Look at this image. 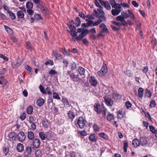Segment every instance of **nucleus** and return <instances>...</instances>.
<instances>
[{
	"label": "nucleus",
	"mask_w": 157,
	"mask_h": 157,
	"mask_svg": "<svg viewBox=\"0 0 157 157\" xmlns=\"http://www.w3.org/2000/svg\"><path fill=\"white\" fill-rule=\"evenodd\" d=\"M67 75L70 77L71 79L75 82H78L80 80L79 75L76 71L74 72L72 70L68 71Z\"/></svg>",
	"instance_id": "obj_1"
},
{
	"label": "nucleus",
	"mask_w": 157,
	"mask_h": 157,
	"mask_svg": "<svg viewBox=\"0 0 157 157\" xmlns=\"http://www.w3.org/2000/svg\"><path fill=\"white\" fill-rule=\"evenodd\" d=\"M98 12L95 10H93V14L94 15L99 18H103L105 20L106 17L105 16V13L102 9H97Z\"/></svg>",
	"instance_id": "obj_2"
},
{
	"label": "nucleus",
	"mask_w": 157,
	"mask_h": 157,
	"mask_svg": "<svg viewBox=\"0 0 157 157\" xmlns=\"http://www.w3.org/2000/svg\"><path fill=\"white\" fill-rule=\"evenodd\" d=\"M86 123L87 121L85 117H80L78 118L77 123L80 128H84Z\"/></svg>",
	"instance_id": "obj_3"
},
{
	"label": "nucleus",
	"mask_w": 157,
	"mask_h": 157,
	"mask_svg": "<svg viewBox=\"0 0 157 157\" xmlns=\"http://www.w3.org/2000/svg\"><path fill=\"white\" fill-rule=\"evenodd\" d=\"M89 32L88 29H85L76 38V39L78 41H80Z\"/></svg>",
	"instance_id": "obj_4"
},
{
	"label": "nucleus",
	"mask_w": 157,
	"mask_h": 157,
	"mask_svg": "<svg viewBox=\"0 0 157 157\" xmlns=\"http://www.w3.org/2000/svg\"><path fill=\"white\" fill-rule=\"evenodd\" d=\"M116 19L117 21H121V24L125 26H127L128 23L125 21V19L121 15H120L117 16L116 18Z\"/></svg>",
	"instance_id": "obj_5"
},
{
	"label": "nucleus",
	"mask_w": 157,
	"mask_h": 157,
	"mask_svg": "<svg viewBox=\"0 0 157 157\" xmlns=\"http://www.w3.org/2000/svg\"><path fill=\"white\" fill-rule=\"evenodd\" d=\"M103 98L105 104L109 106H111L113 105V102L110 98H109L106 96H105Z\"/></svg>",
	"instance_id": "obj_6"
},
{
	"label": "nucleus",
	"mask_w": 157,
	"mask_h": 157,
	"mask_svg": "<svg viewBox=\"0 0 157 157\" xmlns=\"http://www.w3.org/2000/svg\"><path fill=\"white\" fill-rule=\"evenodd\" d=\"M108 70L106 67V65L105 64L103 65L100 71L98 72V74L101 76H104L107 72Z\"/></svg>",
	"instance_id": "obj_7"
},
{
	"label": "nucleus",
	"mask_w": 157,
	"mask_h": 157,
	"mask_svg": "<svg viewBox=\"0 0 157 157\" xmlns=\"http://www.w3.org/2000/svg\"><path fill=\"white\" fill-rule=\"evenodd\" d=\"M18 140L21 142H22L25 139L26 136L25 133L22 132L18 133L17 135Z\"/></svg>",
	"instance_id": "obj_8"
},
{
	"label": "nucleus",
	"mask_w": 157,
	"mask_h": 157,
	"mask_svg": "<svg viewBox=\"0 0 157 157\" xmlns=\"http://www.w3.org/2000/svg\"><path fill=\"white\" fill-rule=\"evenodd\" d=\"M89 81L92 86H96L98 82L94 77L91 76L89 78Z\"/></svg>",
	"instance_id": "obj_9"
},
{
	"label": "nucleus",
	"mask_w": 157,
	"mask_h": 157,
	"mask_svg": "<svg viewBox=\"0 0 157 157\" xmlns=\"http://www.w3.org/2000/svg\"><path fill=\"white\" fill-rule=\"evenodd\" d=\"M140 146H145L147 144L148 142L147 140L144 137H141L139 139Z\"/></svg>",
	"instance_id": "obj_10"
},
{
	"label": "nucleus",
	"mask_w": 157,
	"mask_h": 157,
	"mask_svg": "<svg viewBox=\"0 0 157 157\" xmlns=\"http://www.w3.org/2000/svg\"><path fill=\"white\" fill-rule=\"evenodd\" d=\"M17 137V136L15 133L14 132L11 133L8 136L9 138L8 140L10 141L15 140L16 139Z\"/></svg>",
	"instance_id": "obj_11"
},
{
	"label": "nucleus",
	"mask_w": 157,
	"mask_h": 157,
	"mask_svg": "<svg viewBox=\"0 0 157 157\" xmlns=\"http://www.w3.org/2000/svg\"><path fill=\"white\" fill-rule=\"evenodd\" d=\"M40 145V140L38 138L35 139L33 141V145L34 147L38 148Z\"/></svg>",
	"instance_id": "obj_12"
},
{
	"label": "nucleus",
	"mask_w": 157,
	"mask_h": 157,
	"mask_svg": "<svg viewBox=\"0 0 157 157\" xmlns=\"http://www.w3.org/2000/svg\"><path fill=\"white\" fill-rule=\"evenodd\" d=\"M100 105L99 104L96 103L94 105V110L98 114H100L101 113L100 109Z\"/></svg>",
	"instance_id": "obj_13"
},
{
	"label": "nucleus",
	"mask_w": 157,
	"mask_h": 157,
	"mask_svg": "<svg viewBox=\"0 0 157 157\" xmlns=\"http://www.w3.org/2000/svg\"><path fill=\"white\" fill-rule=\"evenodd\" d=\"M24 149L23 145L21 143H18L17 145V150L19 152H22Z\"/></svg>",
	"instance_id": "obj_14"
},
{
	"label": "nucleus",
	"mask_w": 157,
	"mask_h": 157,
	"mask_svg": "<svg viewBox=\"0 0 157 157\" xmlns=\"http://www.w3.org/2000/svg\"><path fill=\"white\" fill-rule=\"evenodd\" d=\"M132 144L135 147H137L139 146H140V144L139 140L137 138L134 139L133 140Z\"/></svg>",
	"instance_id": "obj_15"
},
{
	"label": "nucleus",
	"mask_w": 157,
	"mask_h": 157,
	"mask_svg": "<svg viewBox=\"0 0 157 157\" xmlns=\"http://www.w3.org/2000/svg\"><path fill=\"white\" fill-rule=\"evenodd\" d=\"M89 140L92 142H95L97 140L98 138L94 134H91L89 137Z\"/></svg>",
	"instance_id": "obj_16"
},
{
	"label": "nucleus",
	"mask_w": 157,
	"mask_h": 157,
	"mask_svg": "<svg viewBox=\"0 0 157 157\" xmlns=\"http://www.w3.org/2000/svg\"><path fill=\"white\" fill-rule=\"evenodd\" d=\"M103 19V18H99L98 20H97L96 21L94 22L93 21V26H97L102 21H106V18H105V20H104Z\"/></svg>",
	"instance_id": "obj_17"
},
{
	"label": "nucleus",
	"mask_w": 157,
	"mask_h": 157,
	"mask_svg": "<svg viewBox=\"0 0 157 157\" xmlns=\"http://www.w3.org/2000/svg\"><path fill=\"white\" fill-rule=\"evenodd\" d=\"M121 12L120 9H115L112 10L111 13L113 16H115L118 15Z\"/></svg>",
	"instance_id": "obj_18"
},
{
	"label": "nucleus",
	"mask_w": 157,
	"mask_h": 157,
	"mask_svg": "<svg viewBox=\"0 0 157 157\" xmlns=\"http://www.w3.org/2000/svg\"><path fill=\"white\" fill-rule=\"evenodd\" d=\"M102 6L108 10H110L111 9V6L108 1H105V2L102 4Z\"/></svg>",
	"instance_id": "obj_19"
},
{
	"label": "nucleus",
	"mask_w": 157,
	"mask_h": 157,
	"mask_svg": "<svg viewBox=\"0 0 157 157\" xmlns=\"http://www.w3.org/2000/svg\"><path fill=\"white\" fill-rule=\"evenodd\" d=\"M67 114L69 118L72 121L75 117V113L71 111L70 110L68 111Z\"/></svg>",
	"instance_id": "obj_20"
},
{
	"label": "nucleus",
	"mask_w": 157,
	"mask_h": 157,
	"mask_svg": "<svg viewBox=\"0 0 157 157\" xmlns=\"http://www.w3.org/2000/svg\"><path fill=\"white\" fill-rule=\"evenodd\" d=\"M17 14L18 18L20 19L23 18L25 16L24 13L22 10L18 11Z\"/></svg>",
	"instance_id": "obj_21"
},
{
	"label": "nucleus",
	"mask_w": 157,
	"mask_h": 157,
	"mask_svg": "<svg viewBox=\"0 0 157 157\" xmlns=\"http://www.w3.org/2000/svg\"><path fill=\"white\" fill-rule=\"evenodd\" d=\"M32 147L31 145L26 147L25 153L27 155L30 154L32 151Z\"/></svg>",
	"instance_id": "obj_22"
},
{
	"label": "nucleus",
	"mask_w": 157,
	"mask_h": 157,
	"mask_svg": "<svg viewBox=\"0 0 157 157\" xmlns=\"http://www.w3.org/2000/svg\"><path fill=\"white\" fill-rule=\"evenodd\" d=\"M52 53L56 59H62V57L61 54L58 53L55 51L53 50L52 51Z\"/></svg>",
	"instance_id": "obj_23"
},
{
	"label": "nucleus",
	"mask_w": 157,
	"mask_h": 157,
	"mask_svg": "<svg viewBox=\"0 0 157 157\" xmlns=\"http://www.w3.org/2000/svg\"><path fill=\"white\" fill-rule=\"evenodd\" d=\"M44 100L43 99L40 98L37 100L36 102V104L38 106H41L44 104Z\"/></svg>",
	"instance_id": "obj_24"
},
{
	"label": "nucleus",
	"mask_w": 157,
	"mask_h": 157,
	"mask_svg": "<svg viewBox=\"0 0 157 157\" xmlns=\"http://www.w3.org/2000/svg\"><path fill=\"white\" fill-rule=\"evenodd\" d=\"M28 137L30 140H33L35 137L34 133L31 131H28Z\"/></svg>",
	"instance_id": "obj_25"
},
{
	"label": "nucleus",
	"mask_w": 157,
	"mask_h": 157,
	"mask_svg": "<svg viewBox=\"0 0 157 157\" xmlns=\"http://www.w3.org/2000/svg\"><path fill=\"white\" fill-rule=\"evenodd\" d=\"M78 72L81 75H84L85 72L84 68L81 67H79L78 69Z\"/></svg>",
	"instance_id": "obj_26"
},
{
	"label": "nucleus",
	"mask_w": 157,
	"mask_h": 157,
	"mask_svg": "<svg viewBox=\"0 0 157 157\" xmlns=\"http://www.w3.org/2000/svg\"><path fill=\"white\" fill-rule=\"evenodd\" d=\"M144 90L142 88H140L138 89V96L140 98H141L143 96Z\"/></svg>",
	"instance_id": "obj_27"
},
{
	"label": "nucleus",
	"mask_w": 157,
	"mask_h": 157,
	"mask_svg": "<svg viewBox=\"0 0 157 157\" xmlns=\"http://www.w3.org/2000/svg\"><path fill=\"white\" fill-rule=\"evenodd\" d=\"M99 136L105 140H108L109 136L104 132H101L99 133Z\"/></svg>",
	"instance_id": "obj_28"
},
{
	"label": "nucleus",
	"mask_w": 157,
	"mask_h": 157,
	"mask_svg": "<svg viewBox=\"0 0 157 157\" xmlns=\"http://www.w3.org/2000/svg\"><path fill=\"white\" fill-rule=\"evenodd\" d=\"M26 7L27 8L29 9H32L33 7V3L31 2H27L26 4Z\"/></svg>",
	"instance_id": "obj_29"
},
{
	"label": "nucleus",
	"mask_w": 157,
	"mask_h": 157,
	"mask_svg": "<svg viewBox=\"0 0 157 157\" xmlns=\"http://www.w3.org/2000/svg\"><path fill=\"white\" fill-rule=\"evenodd\" d=\"M33 110V108L32 106H28L27 109V113L28 114H31Z\"/></svg>",
	"instance_id": "obj_30"
},
{
	"label": "nucleus",
	"mask_w": 157,
	"mask_h": 157,
	"mask_svg": "<svg viewBox=\"0 0 157 157\" xmlns=\"http://www.w3.org/2000/svg\"><path fill=\"white\" fill-rule=\"evenodd\" d=\"M67 31L73 37L76 36L78 34V33L76 31H72L71 30L68 31L67 30Z\"/></svg>",
	"instance_id": "obj_31"
},
{
	"label": "nucleus",
	"mask_w": 157,
	"mask_h": 157,
	"mask_svg": "<svg viewBox=\"0 0 157 157\" xmlns=\"http://www.w3.org/2000/svg\"><path fill=\"white\" fill-rule=\"evenodd\" d=\"M75 22L76 25L77 27H78L80 25L81 22L80 18L79 17H76Z\"/></svg>",
	"instance_id": "obj_32"
},
{
	"label": "nucleus",
	"mask_w": 157,
	"mask_h": 157,
	"mask_svg": "<svg viewBox=\"0 0 157 157\" xmlns=\"http://www.w3.org/2000/svg\"><path fill=\"white\" fill-rule=\"evenodd\" d=\"M145 96L148 98H150L151 96V91L148 90H146L145 93Z\"/></svg>",
	"instance_id": "obj_33"
},
{
	"label": "nucleus",
	"mask_w": 157,
	"mask_h": 157,
	"mask_svg": "<svg viewBox=\"0 0 157 157\" xmlns=\"http://www.w3.org/2000/svg\"><path fill=\"white\" fill-rule=\"evenodd\" d=\"M39 136L40 137L42 140H44L45 139V134L42 132H39Z\"/></svg>",
	"instance_id": "obj_34"
},
{
	"label": "nucleus",
	"mask_w": 157,
	"mask_h": 157,
	"mask_svg": "<svg viewBox=\"0 0 157 157\" xmlns=\"http://www.w3.org/2000/svg\"><path fill=\"white\" fill-rule=\"evenodd\" d=\"M113 95V98L116 100L120 99L121 98V96L117 94L114 93Z\"/></svg>",
	"instance_id": "obj_35"
},
{
	"label": "nucleus",
	"mask_w": 157,
	"mask_h": 157,
	"mask_svg": "<svg viewBox=\"0 0 157 157\" xmlns=\"http://www.w3.org/2000/svg\"><path fill=\"white\" fill-rule=\"evenodd\" d=\"M35 154L36 157H40L41 155V152L39 150H36L35 152Z\"/></svg>",
	"instance_id": "obj_36"
},
{
	"label": "nucleus",
	"mask_w": 157,
	"mask_h": 157,
	"mask_svg": "<svg viewBox=\"0 0 157 157\" xmlns=\"http://www.w3.org/2000/svg\"><path fill=\"white\" fill-rule=\"evenodd\" d=\"M128 12L129 14V16L133 20H134L135 19V16L134 14L130 10H128Z\"/></svg>",
	"instance_id": "obj_37"
},
{
	"label": "nucleus",
	"mask_w": 157,
	"mask_h": 157,
	"mask_svg": "<svg viewBox=\"0 0 157 157\" xmlns=\"http://www.w3.org/2000/svg\"><path fill=\"white\" fill-rule=\"evenodd\" d=\"M3 152L5 155H6L9 152V148L8 147H4L3 148Z\"/></svg>",
	"instance_id": "obj_38"
},
{
	"label": "nucleus",
	"mask_w": 157,
	"mask_h": 157,
	"mask_svg": "<svg viewBox=\"0 0 157 157\" xmlns=\"http://www.w3.org/2000/svg\"><path fill=\"white\" fill-rule=\"evenodd\" d=\"M68 26L69 29H70V30L74 31H76V30L75 26L72 25H68Z\"/></svg>",
	"instance_id": "obj_39"
},
{
	"label": "nucleus",
	"mask_w": 157,
	"mask_h": 157,
	"mask_svg": "<svg viewBox=\"0 0 157 157\" xmlns=\"http://www.w3.org/2000/svg\"><path fill=\"white\" fill-rule=\"evenodd\" d=\"M93 128L95 132H98L99 131L100 128L96 124H94L93 125Z\"/></svg>",
	"instance_id": "obj_40"
},
{
	"label": "nucleus",
	"mask_w": 157,
	"mask_h": 157,
	"mask_svg": "<svg viewBox=\"0 0 157 157\" xmlns=\"http://www.w3.org/2000/svg\"><path fill=\"white\" fill-rule=\"evenodd\" d=\"M107 120L109 121H111L112 120H113L114 119V116L112 114L108 115L107 116Z\"/></svg>",
	"instance_id": "obj_41"
},
{
	"label": "nucleus",
	"mask_w": 157,
	"mask_h": 157,
	"mask_svg": "<svg viewBox=\"0 0 157 157\" xmlns=\"http://www.w3.org/2000/svg\"><path fill=\"white\" fill-rule=\"evenodd\" d=\"M39 88L40 92L42 94H45L46 93V92L45 91V90L44 88L41 85H40V86Z\"/></svg>",
	"instance_id": "obj_42"
},
{
	"label": "nucleus",
	"mask_w": 157,
	"mask_h": 157,
	"mask_svg": "<svg viewBox=\"0 0 157 157\" xmlns=\"http://www.w3.org/2000/svg\"><path fill=\"white\" fill-rule=\"evenodd\" d=\"M8 13L9 15L10 16L12 20L14 19L16 17L15 14L11 11H9Z\"/></svg>",
	"instance_id": "obj_43"
},
{
	"label": "nucleus",
	"mask_w": 157,
	"mask_h": 157,
	"mask_svg": "<svg viewBox=\"0 0 157 157\" xmlns=\"http://www.w3.org/2000/svg\"><path fill=\"white\" fill-rule=\"evenodd\" d=\"M5 29L8 33H12V30L9 27L7 26H5Z\"/></svg>",
	"instance_id": "obj_44"
},
{
	"label": "nucleus",
	"mask_w": 157,
	"mask_h": 157,
	"mask_svg": "<svg viewBox=\"0 0 157 157\" xmlns=\"http://www.w3.org/2000/svg\"><path fill=\"white\" fill-rule=\"evenodd\" d=\"M43 125L45 128H47L49 125V123L47 120L43 122Z\"/></svg>",
	"instance_id": "obj_45"
},
{
	"label": "nucleus",
	"mask_w": 157,
	"mask_h": 157,
	"mask_svg": "<svg viewBox=\"0 0 157 157\" xmlns=\"http://www.w3.org/2000/svg\"><path fill=\"white\" fill-rule=\"evenodd\" d=\"M121 14L122 16L124 17V19L128 18L129 17V16L128 15V13L124 11L122 12L121 13Z\"/></svg>",
	"instance_id": "obj_46"
},
{
	"label": "nucleus",
	"mask_w": 157,
	"mask_h": 157,
	"mask_svg": "<svg viewBox=\"0 0 157 157\" xmlns=\"http://www.w3.org/2000/svg\"><path fill=\"white\" fill-rule=\"evenodd\" d=\"M95 4L96 6L99 7V8H98V9H103V7L101 6L99 2H98V1L97 0H95Z\"/></svg>",
	"instance_id": "obj_47"
},
{
	"label": "nucleus",
	"mask_w": 157,
	"mask_h": 157,
	"mask_svg": "<svg viewBox=\"0 0 157 157\" xmlns=\"http://www.w3.org/2000/svg\"><path fill=\"white\" fill-rule=\"evenodd\" d=\"M128 147V144L127 142H125L124 144V150L125 152L127 151V148Z\"/></svg>",
	"instance_id": "obj_48"
},
{
	"label": "nucleus",
	"mask_w": 157,
	"mask_h": 157,
	"mask_svg": "<svg viewBox=\"0 0 157 157\" xmlns=\"http://www.w3.org/2000/svg\"><path fill=\"white\" fill-rule=\"evenodd\" d=\"M112 23L118 26H121L122 25H123L121 24L120 22H118L116 21H112L111 22Z\"/></svg>",
	"instance_id": "obj_49"
},
{
	"label": "nucleus",
	"mask_w": 157,
	"mask_h": 157,
	"mask_svg": "<svg viewBox=\"0 0 157 157\" xmlns=\"http://www.w3.org/2000/svg\"><path fill=\"white\" fill-rule=\"evenodd\" d=\"M117 116L119 118L122 119L124 117V115L122 112L119 111L118 113L117 114Z\"/></svg>",
	"instance_id": "obj_50"
},
{
	"label": "nucleus",
	"mask_w": 157,
	"mask_h": 157,
	"mask_svg": "<svg viewBox=\"0 0 157 157\" xmlns=\"http://www.w3.org/2000/svg\"><path fill=\"white\" fill-rule=\"evenodd\" d=\"M70 50H69L67 51H66L65 50H63L62 51V52L64 55L69 56L70 54Z\"/></svg>",
	"instance_id": "obj_51"
},
{
	"label": "nucleus",
	"mask_w": 157,
	"mask_h": 157,
	"mask_svg": "<svg viewBox=\"0 0 157 157\" xmlns=\"http://www.w3.org/2000/svg\"><path fill=\"white\" fill-rule=\"evenodd\" d=\"M0 58H2L4 62H7L8 61V58L2 54H0Z\"/></svg>",
	"instance_id": "obj_52"
},
{
	"label": "nucleus",
	"mask_w": 157,
	"mask_h": 157,
	"mask_svg": "<svg viewBox=\"0 0 157 157\" xmlns=\"http://www.w3.org/2000/svg\"><path fill=\"white\" fill-rule=\"evenodd\" d=\"M156 105V104L155 101L154 100H152L149 106L151 107L152 108L155 107Z\"/></svg>",
	"instance_id": "obj_53"
},
{
	"label": "nucleus",
	"mask_w": 157,
	"mask_h": 157,
	"mask_svg": "<svg viewBox=\"0 0 157 157\" xmlns=\"http://www.w3.org/2000/svg\"><path fill=\"white\" fill-rule=\"evenodd\" d=\"M113 8H114L115 9H120L121 8V4H120L118 3H115L114 5V6H113Z\"/></svg>",
	"instance_id": "obj_54"
},
{
	"label": "nucleus",
	"mask_w": 157,
	"mask_h": 157,
	"mask_svg": "<svg viewBox=\"0 0 157 157\" xmlns=\"http://www.w3.org/2000/svg\"><path fill=\"white\" fill-rule=\"evenodd\" d=\"M149 127L150 131H151L152 133H155L157 130H155V128L152 125H150Z\"/></svg>",
	"instance_id": "obj_55"
},
{
	"label": "nucleus",
	"mask_w": 157,
	"mask_h": 157,
	"mask_svg": "<svg viewBox=\"0 0 157 157\" xmlns=\"http://www.w3.org/2000/svg\"><path fill=\"white\" fill-rule=\"evenodd\" d=\"M148 71V69L147 66H145L144 67L143 69H142V71L146 75Z\"/></svg>",
	"instance_id": "obj_56"
},
{
	"label": "nucleus",
	"mask_w": 157,
	"mask_h": 157,
	"mask_svg": "<svg viewBox=\"0 0 157 157\" xmlns=\"http://www.w3.org/2000/svg\"><path fill=\"white\" fill-rule=\"evenodd\" d=\"M49 74L50 75H55L57 74V72L55 70L52 69L49 71Z\"/></svg>",
	"instance_id": "obj_57"
},
{
	"label": "nucleus",
	"mask_w": 157,
	"mask_h": 157,
	"mask_svg": "<svg viewBox=\"0 0 157 157\" xmlns=\"http://www.w3.org/2000/svg\"><path fill=\"white\" fill-rule=\"evenodd\" d=\"M101 29L102 30L103 32H106V33H108V29L105 25L103 26L102 28H101Z\"/></svg>",
	"instance_id": "obj_58"
},
{
	"label": "nucleus",
	"mask_w": 157,
	"mask_h": 157,
	"mask_svg": "<svg viewBox=\"0 0 157 157\" xmlns=\"http://www.w3.org/2000/svg\"><path fill=\"white\" fill-rule=\"evenodd\" d=\"M34 17L37 20H40L42 19V17L40 15L38 14H35Z\"/></svg>",
	"instance_id": "obj_59"
},
{
	"label": "nucleus",
	"mask_w": 157,
	"mask_h": 157,
	"mask_svg": "<svg viewBox=\"0 0 157 157\" xmlns=\"http://www.w3.org/2000/svg\"><path fill=\"white\" fill-rule=\"evenodd\" d=\"M125 105L128 109H129L131 107L132 104L129 101H127L125 103Z\"/></svg>",
	"instance_id": "obj_60"
},
{
	"label": "nucleus",
	"mask_w": 157,
	"mask_h": 157,
	"mask_svg": "<svg viewBox=\"0 0 157 157\" xmlns=\"http://www.w3.org/2000/svg\"><path fill=\"white\" fill-rule=\"evenodd\" d=\"M79 133L81 135L83 136H85L87 135V134L86 131L84 130L80 131Z\"/></svg>",
	"instance_id": "obj_61"
},
{
	"label": "nucleus",
	"mask_w": 157,
	"mask_h": 157,
	"mask_svg": "<svg viewBox=\"0 0 157 157\" xmlns=\"http://www.w3.org/2000/svg\"><path fill=\"white\" fill-rule=\"evenodd\" d=\"M53 98H54L59 99V95L56 93H53Z\"/></svg>",
	"instance_id": "obj_62"
},
{
	"label": "nucleus",
	"mask_w": 157,
	"mask_h": 157,
	"mask_svg": "<svg viewBox=\"0 0 157 157\" xmlns=\"http://www.w3.org/2000/svg\"><path fill=\"white\" fill-rule=\"evenodd\" d=\"M27 11L29 14L30 15L32 16L34 12L33 10L31 9L27 10Z\"/></svg>",
	"instance_id": "obj_63"
},
{
	"label": "nucleus",
	"mask_w": 157,
	"mask_h": 157,
	"mask_svg": "<svg viewBox=\"0 0 157 157\" xmlns=\"http://www.w3.org/2000/svg\"><path fill=\"white\" fill-rule=\"evenodd\" d=\"M26 117V114L24 113L21 116H20V118L21 120L23 121L25 120Z\"/></svg>",
	"instance_id": "obj_64"
}]
</instances>
